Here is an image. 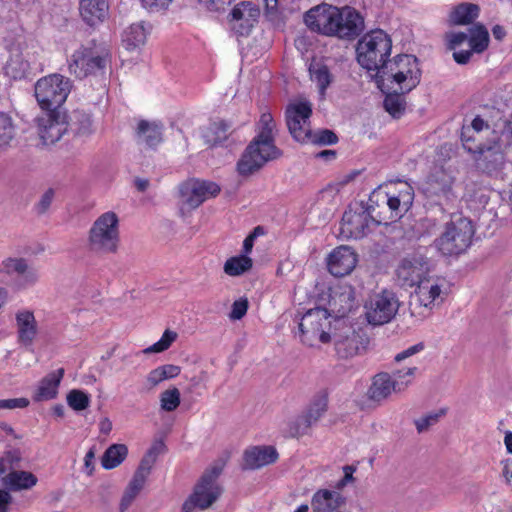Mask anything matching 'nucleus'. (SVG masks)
<instances>
[{
    "label": "nucleus",
    "mask_w": 512,
    "mask_h": 512,
    "mask_svg": "<svg viewBox=\"0 0 512 512\" xmlns=\"http://www.w3.org/2000/svg\"><path fill=\"white\" fill-rule=\"evenodd\" d=\"M260 131L248 145L237 163L242 176H249L261 169L265 163L280 156V150L274 145L273 129L275 123L270 113H263L259 120Z\"/></svg>",
    "instance_id": "f257e3e1"
},
{
    "label": "nucleus",
    "mask_w": 512,
    "mask_h": 512,
    "mask_svg": "<svg viewBox=\"0 0 512 512\" xmlns=\"http://www.w3.org/2000/svg\"><path fill=\"white\" fill-rule=\"evenodd\" d=\"M379 87L387 86L393 92L402 94L413 90L421 80L418 59L413 55L396 56L380 70L376 77Z\"/></svg>",
    "instance_id": "f03ea898"
},
{
    "label": "nucleus",
    "mask_w": 512,
    "mask_h": 512,
    "mask_svg": "<svg viewBox=\"0 0 512 512\" xmlns=\"http://www.w3.org/2000/svg\"><path fill=\"white\" fill-rule=\"evenodd\" d=\"M392 49L390 36L382 29L366 33L357 43V61L364 69L377 77L388 63Z\"/></svg>",
    "instance_id": "7ed1b4c3"
},
{
    "label": "nucleus",
    "mask_w": 512,
    "mask_h": 512,
    "mask_svg": "<svg viewBox=\"0 0 512 512\" xmlns=\"http://www.w3.org/2000/svg\"><path fill=\"white\" fill-rule=\"evenodd\" d=\"M473 235L472 222L460 214H455L445 224L443 232L435 239L434 244L442 255H459L470 246Z\"/></svg>",
    "instance_id": "20e7f679"
},
{
    "label": "nucleus",
    "mask_w": 512,
    "mask_h": 512,
    "mask_svg": "<svg viewBox=\"0 0 512 512\" xmlns=\"http://www.w3.org/2000/svg\"><path fill=\"white\" fill-rule=\"evenodd\" d=\"M118 216L108 211L92 224L87 238V248L97 255L115 253L119 244Z\"/></svg>",
    "instance_id": "39448f33"
},
{
    "label": "nucleus",
    "mask_w": 512,
    "mask_h": 512,
    "mask_svg": "<svg viewBox=\"0 0 512 512\" xmlns=\"http://www.w3.org/2000/svg\"><path fill=\"white\" fill-rule=\"evenodd\" d=\"M331 314L323 307L309 309L298 322V337L309 347L330 341Z\"/></svg>",
    "instance_id": "423d86ee"
},
{
    "label": "nucleus",
    "mask_w": 512,
    "mask_h": 512,
    "mask_svg": "<svg viewBox=\"0 0 512 512\" xmlns=\"http://www.w3.org/2000/svg\"><path fill=\"white\" fill-rule=\"evenodd\" d=\"M107 64V51L94 41L82 45L71 55L69 72L79 79L102 73Z\"/></svg>",
    "instance_id": "0eeeda50"
},
{
    "label": "nucleus",
    "mask_w": 512,
    "mask_h": 512,
    "mask_svg": "<svg viewBox=\"0 0 512 512\" xmlns=\"http://www.w3.org/2000/svg\"><path fill=\"white\" fill-rule=\"evenodd\" d=\"M72 88L69 78L50 74L35 84V97L42 110L61 109Z\"/></svg>",
    "instance_id": "6e6552de"
},
{
    "label": "nucleus",
    "mask_w": 512,
    "mask_h": 512,
    "mask_svg": "<svg viewBox=\"0 0 512 512\" xmlns=\"http://www.w3.org/2000/svg\"><path fill=\"white\" fill-rule=\"evenodd\" d=\"M466 131L462 132L463 147L470 153L475 154L477 167L482 171L492 174L500 170L504 164V154L501 144L493 140L489 143L475 144L474 136H466Z\"/></svg>",
    "instance_id": "1a4fd4ad"
},
{
    "label": "nucleus",
    "mask_w": 512,
    "mask_h": 512,
    "mask_svg": "<svg viewBox=\"0 0 512 512\" xmlns=\"http://www.w3.org/2000/svg\"><path fill=\"white\" fill-rule=\"evenodd\" d=\"M399 306V300L394 292L382 290L371 296L365 304L366 319L371 325H384L396 316Z\"/></svg>",
    "instance_id": "9d476101"
},
{
    "label": "nucleus",
    "mask_w": 512,
    "mask_h": 512,
    "mask_svg": "<svg viewBox=\"0 0 512 512\" xmlns=\"http://www.w3.org/2000/svg\"><path fill=\"white\" fill-rule=\"evenodd\" d=\"M220 186L209 180L189 179L179 186L181 210H193L209 198L216 197Z\"/></svg>",
    "instance_id": "9b49d317"
},
{
    "label": "nucleus",
    "mask_w": 512,
    "mask_h": 512,
    "mask_svg": "<svg viewBox=\"0 0 512 512\" xmlns=\"http://www.w3.org/2000/svg\"><path fill=\"white\" fill-rule=\"evenodd\" d=\"M430 271L428 258L421 253H412L400 260L395 274L400 286L413 288L425 280Z\"/></svg>",
    "instance_id": "f8f14e48"
},
{
    "label": "nucleus",
    "mask_w": 512,
    "mask_h": 512,
    "mask_svg": "<svg viewBox=\"0 0 512 512\" xmlns=\"http://www.w3.org/2000/svg\"><path fill=\"white\" fill-rule=\"evenodd\" d=\"M36 121L39 137L45 145L55 144L68 131L67 115L62 109L43 110Z\"/></svg>",
    "instance_id": "ddd939ff"
},
{
    "label": "nucleus",
    "mask_w": 512,
    "mask_h": 512,
    "mask_svg": "<svg viewBox=\"0 0 512 512\" xmlns=\"http://www.w3.org/2000/svg\"><path fill=\"white\" fill-rule=\"evenodd\" d=\"M371 224H374V221L366 204L355 203L350 205L343 214L341 233L348 238H362Z\"/></svg>",
    "instance_id": "4468645a"
},
{
    "label": "nucleus",
    "mask_w": 512,
    "mask_h": 512,
    "mask_svg": "<svg viewBox=\"0 0 512 512\" xmlns=\"http://www.w3.org/2000/svg\"><path fill=\"white\" fill-rule=\"evenodd\" d=\"M223 464H215L208 468L196 484L193 493L189 498H193L196 495V507L199 510H205L209 508L220 496L221 489L217 485L216 480L222 473Z\"/></svg>",
    "instance_id": "2eb2a0df"
},
{
    "label": "nucleus",
    "mask_w": 512,
    "mask_h": 512,
    "mask_svg": "<svg viewBox=\"0 0 512 512\" xmlns=\"http://www.w3.org/2000/svg\"><path fill=\"white\" fill-rule=\"evenodd\" d=\"M339 15V8L329 4H321L305 13L304 22L311 31L334 37Z\"/></svg>",
    "instance_id": "dca6fc26"
},
{
    "label": "nucleus",
    "mask_w": 512,
    "mask_h": 512,
    "mask_svg": "<svg viewBox=\"0 0 512 512\" xmlns=\"http://www.w3.org/2000/svg\"><path fill=\"white\" fill-rule=\"evenodd\" d=\"M312 106L309 102L291 103L285 111V118L291 136L298 142H305L310 135Z\"/></svg>",
    "instance_id": "f3484780"
},
{
    "label": "nucleus",
    "mask_w": 512,
    "mask_h": 512,
    "mask_svg": "<svg viewBox=\"0 0 512 512\" xmlns=\"http://www.w3.org/2000/svg\"><path fill=\"white\" fill-rule=\"evenodd\" d=\"M336 25L334 37L353 40L364 30V19L354 8L344 7L340 9Z\"/></svg>",
    "instance_id": "a211bd4d"
},
{
    "label": "nucleus",
    "mask_w": 512,
    "mask_h": 512,
    "mask_svg": "<svg viewBox=\"0 0 512 512\" xmlns=\"http://www.w3.org/2000/svg\"><path fill=\"white\" fill-rule=\"evenodd\" d=\"M357 261L355 251L349 246L342 245L333 249L328 255L327 268L332 275L343 277L354 270Z\"/></svg>",
    "instance_id": "6ab92c4d"
},
{
    "label": "nucleus",
    "mask_w": 512,
    "mask_h": 512,
    "mask_svg": "<svg viewBox=\"0 0 512 512\" xmlns=\"http://www.w3.org/2000/svg\"><path fill=\"white\" fill-rule=\"evenodd\" d=\"M35 64V57L26 49L15 46L10 50V58L5 66L7 76L17 80L26 78Z\"/></svg>",
    "instance_id": "aec40b11"
},
{
    "label": "nucleus",
    "mask_w": 512,
    "mask_h": 512,
    "mask_svg": "<svg viewBox=\"0 0 512 512\" xmlns=\"http://www.w3.org/2000/svg\"><path fill=\"white\" fill-rule=\"evenodd\" d=\"M15 326L18 344L25 348L32 347L39 333L34 313L28 309L18 310L15 314Z\"/></svg>",
    "instance_id": "412c9836"
},
{
    "label": "nucleus",
    "mask_w": 512,
    "mask_h": 512,
    "mask_svg": "<svg viewBox=\"0 0 512 512\" xmlns=\"http://www.w3.org/2000/svg\"><path fill=\"white\" fill-rule=\"evenodd\" d=\"M454 178L444 170L433 173L427 181L426 193L430 197H438L439 203L446 204L453 202L456 195L453 192Z\"/></svg>",
    "instance_id": "4be33fe9"
},
{
    "label": "nucleus",
    "mask_w": 512,
    "mask_h": 512,
    "mask_svg": "<svg viewBox=\"0 0 512 512\" xmlns=\"http://www.w3.org/2000/svg\"><path fill=\"white\" fill-rule=\"evenodd\" d=\"M386 198L393 222L400 219L412 206L414 200L413 188L407 183H401L400 187L386 191Z\"/></svg>",
    "instance_id": "5701e85b"
},
{
    "label": "nucleus",
    "mask_w": 512,
    "mask_h": 512,
    "mask_svg": "<svg viewBox=\"0 0 512 512\" xmlns=\"http://www.w3.org/2000/svg\"><path fill=\"white\" fill-rule=\"evenodd\" d=\"M362 344L360 336L349 326L342 328L334 334V347L336 354L341 359H349L359 353Z\"/></svg>",
    "instance_id": "b1692460"
},
{
    "label": "nucleus",
    "mask_w": 512,
    "mask_h": 512,
    "mask_svg": "<svg viewBox=\"0 0 512 512\" xmlns=\"http://www.w3.org/2000/svg\"><path fill=\"white\" fill-rule=\"evenodd\" d=\"M163 124L158 121L140 120L135 129V139L139 146L155 149L163 141Z\"/></svg>",
    "instance_id": "393cba45"
},
{
    "label": "nucleus",
    "mask_w": 512,
    "mask_h": 512,
    "mask_svg": "<svg viewBox=\"0 0 512 512\" xmlns=\"http://www.w3.org/2000/svg\"><path fill=\"white\" fill-rule=\"evenodd\" d=\"M402 382H393L391 374L381 372L373 377L371 386L368 389V397L374 402L386 400L392 393L403 391Z\"/></svg>",
    "instance_id": "a878e982"
},
{
    "label": "nucleus",
    "mask_w": 512,
    "mask_h": 512,
    "mask_svg": "<svg viewBox=\"0 0 512 512\" xmlns=\"http://www.w3.org/2000/svg\"><path fill=\"white\" fill-rule=\"evenodd\" d=\"M346 500L337 491L320 489L312 497L313 512H344Z\"/></svg>",
    "instance_id": "bb28decb"
},
{
    "label": "nucleus",
    "mask_w": 512,
    "mask_h": 512,
    "mask_svg": "<svg viewBox=\"0 0 512 512\" xmlns=\"http://www.w3.org/2000/svg\"><path fill=\"white\" fill-rule=\"evenodd\" d=\"M375 225H388L393 222V216L388 206L386 191L375 189L366 203Z\"/></svg>",
    "instance_id": "cd10ccee"
},
{
    "label": "nucleus",
    "mask_w": 512,
    "mask_h": 512,
    "mask_svg": "<svg viewBox=\"0 0 512 512\" xmlns=\"http://www.w3.org/2000/svg\"><path fill=\"white\" fill-rule=\"evenodd\" d=\"M356 304L355 290L351 285H342L333 290L329 305L336 317H344Z\"/></svg>",
    "instance_id": "c85d7f7f"
},
{
    "label": "nucleus",
    "mask_w": 512,
    "mask_h": 512,
    "mask_svg": "<svg viewBox=\"0 0 512 512\" xmlns=\"http://www.w3.org/2000/svg\"><path fill=\"white\" fill-rule=\"evenodd\" d=\"M413 288H415V291L412 295V301L418 306L432 308L440 298L441 287L430 276Z\"/></svg>",
    "instance_id": "c756f323"
},
{
    "label": "nucleus",
    "mask_w": 512,
    "mask_h": 512,
    "mask_svg": "<svg viewBox=\"0 0 512 512\" xmlns=\"http://www.w3.org/2000/svg\"><path fill=\"white\" fill-rule=\"evenodd\" d=\"M278 459V453L273 446H254L244 453V467L247 469H259L274 463Z\"/></svg>",
    "instance_id": "7c9ffc66"
},
{
    "label": "nucleus",
    "mask_w": 512,
    "mask_h": 512,
    "mask_svg": "<svg viewBox=\"0 0 512 512\" xmlns=\"http://www.w3.org/2000/svg\"><path fill=\"white\" fill-rule=\"evenodd\" d=\"M2 270L7 274H16L22 285H33L38 280L37 270L28 265L23 258H8L2 262Z\"/></svg>",
    "instance_id": "2f4dec72"
},
{
    "label": "nucleus",
    "mask_w": 512,
    "mask_h": 512,
    "mask_svg": "<svg viewBox=\"0 0 512 512\" xmlns=\"http://www.w3.org/2000/svg\"><path fill=\"white\" fill-rule=\"evenodd\" d=\"M108 0H80L79 11L82 19L90 26L96 25L107 17Z\"/></svg>",
    "instance_id": "473e14b6"
},
{
    "label": "nucleus",
    "mask_w": 512,
    "mask_h": 512,
    "mask_svg": "<svg viewBox=\"0 0 512 512\" xmlns=\"http://www.w3.org/2000/svg\"><path fill=\"white\" fill-rule=\"evenodd\" d=\"M64 375V369L59 368L46 375L34 392L33 400L36 402L54 399L58 393V387Z\"/></svg>",
    "instance_id": "72a5a7b5"
},
{
    "label": "nucleus",
    "mask_w": 512,
    "mask_h": 512,
    "mask_svg": "<svg viewBox=\"0 0 512 512\" xmlns=\"http://www.w3.org/2000/svg\"><path fill=\"white\" fill-rule=\"evenodd\" d=\"M232 19L240 21V33L248 34L260 16L259 8L251 2H241L231 11Z\"/></svg>",
    "instance_id": "f704fd0d"
},
{
    "label": "nucleus",
    "mask_w": 512,
    "mask_h": 512,
    "mask_svg": "<svg viewBox=\"0 0 512 512\" xmlns=\"http://www.w3.org/2000/svg\"><path fill=\"white\" fill-rule=\"evenodd\" d=\"M150 26L141 21L131 24L123 33L122 41L128 50H133L145 44Z\"/></svg>",
    "instance_id": "c9c22d12"
},
{
    "label": "nucleus",
    "mask_w": 512,
    "mask_h": 512,
    "mask_svg": "<svg viewBox=\"0 0 512 512\" xmlns=\"http://www.w3.org/2000/svg\"><path fill=\"white\" fill-rule=\"evenodd\" d=\"M38 482L37 477L28 471L14 470L3 477V484L12 491L28 490Z\"/></svg>",
    "instance_id": "e433bc0d"
},
{
    "label": "nucleus",
    "mask_w": 512,
    "mask_h": 512,
    "mask_svg": "<svg viewBox=\"0 0 512 512\" xmlns=\"http://www.w3.org/2000/svg\"><path fill=\"white\" fill-rule=\"evenodd\" d=\"M232 133V126L224 120H216L203 129L202 137L210 145H218L227 140Z\"/></svg>",
    "instance_id": "4c0bfd02"
},
{
    "label": "nucleus",
    "mask_w": 512,
    "mask_h": 512,
    "mask_svg": "<svg viewBox=\"0 0 512 512\" xmlns=\"http://www.w3.org/2000/svg\"><path fill=\"white\" fill-rule=\"evenodd\" d=\"M309 72L312 81L317 84L320 95L324 97L327 88L330 86L334 79L328 66L321 63L311 64L309 67Z\"/></svg>",
    "instance_id": "58836bf2"
},
{
    "label": "nucleus",
    "mask_w": 512,
    "mask_h": 512,
    "mask_svg": "<svg viewBox=\"0 0 512 512\" xmlns=\"http://www.w3.org/2000/svg\"><path fill=\"white\" fill-rule=\"evenodd\" d=\"M128 448L124 444H113L103 454L101 463L103 468L110 470L119 466L127 457Z\"/></svg>",
    "instance_id": "ea45409f"
},
{
    "label": "nucleus",
    "mask_w": 512,
    "mask_h": 512,
    "mask_svg": "<svg viewBox=\"0 0 512 512\" xmlns=\"http://www.w3.org/2000/svg\"><path fill=\"white\" fill-rule=\"evenodd\" d=\"M180 372L181 368L179 366L173 364H166L150 371L149 374L147 375L146 380L149 385V388H154L164 380L177 377L180 374Z\"/></svg>",
    "instance_id": "a19ab883"
},
{
    "label": "nucleus",
    "mask_w": 512,
    "mask_h": 512,
    "mask_svg": "<svg viewBox=\"0 0 512 512\" xmlns=\"http://www.w3.org/2000/svg\"><path fill=\"white\" fill-rule=\"evenodd\" d=\"M147 477L135 472L121 499L120 509L125 511L142 490Z\"/></svg>",
    "instance_id": "79ce46f5"
},
{
    "label": "nucleus",
    "mask_w": 512,
    "mask_h": 512,
    "mask_svg": "<svg viewBox=\"0 0 512 512\" xmlns=\"http://www.w3.org/2000/svg\"><path fill=\"white\" fill-rule=\"evenodd\" d=\"M165 445L162 441H156L152 444V446L148 449V451L143 456L137 470L135 472L140 473L141 475L148 477L150 471L155 464L158 456L164 451Z\"/></svg>",
    "instance_id": "37998d69"
},
{
    "label": "nucleus",
    "mask_w": 512,
    "mask_h": 512,
    "mask_svg": "<svg viewBox=\"0 0 512 512\" xmlns=\"http://www.w3.org/2000/svg\"><path fill=\"white\" fill-rule=\"evenodd\" d=\"M479 7L472 3L458 5L451 14V20L458 25L470 24L478 17Z\"/></svg>",
    "instance_id": "c03bdc74"
},
{
    "label": "nucleus",
    "mask_w": 512,
    "mask_h": 512,
    "mask_svg": "<svg viewBox=\"0 0 512 512\" xmlns=\"http://www.w3.org/2000/svg\"><path fill=\"white\" fill-rule=\"evenodd\" d=\"M469 45L473 52L482 53L489 44V33L485 26L476 24L470 28Z\"/></svg>",
    "instance_id": "a18cd8bd"
},
{
    "label": "nucleus",
    "mask_w": 512,
    "mask_h": 512,
    "mask_svg": "<svg viewBox=\"0 0 512 512\" xmlns=\"http://www.w3.org/2000/svg\"><path fill=\"white\" fill-rule=\"evenodd\" d=\"M252 267V259L247 255L229 258L224 264V272L229 276H239Z\"/></svg>",
    "instance_id": "49530a36"
},
{
    "label": "nucleus",
    "mask_w": 512,
    "mask_h": 512,
    "mask_svg": "<svg viewBox=\"0 0 512 512\" xmlns=\"http://www.w3.org/2000/svg\"><path fill=\"white\" fill-rule=\"evenodd\" d=\"M16 136V125L13 118L5 112H0V148L10 145Z\"/></svg>",
    "instance_id": "de8ad7c7"
},
{
    "label": "nucleus",
    "mask_w": 512,
    "mask_h": 512,
    "mask_svg": "<svg viewBox=\"0 0 512 512\" xmlns=\"http://www.w3.org/2000/svg\"><path fill=\"white\" fill-rule=\"evenodd\" d=\"M328 398L325 393H320L311 402L305 417L309 420L310 424L315 423L326 412Z\"/></svg>",
    "instance_id": "09e8293b"
},
{
    "label": "nucleus",
    "mask_w": 512,
    "mask_h": 512,
    "mask_svg": "<svg viewBox=\"0 0 512 512\" xmlns=\"http://www.w3.org/2000/svg\"><path fill=\"white\" fill-rule=\"evenodd\" d=\"M310 426L309 420L302 415L288 421L282 428V433L286 437L294 438L303 435Z\"/></svg>",
    "instance_id": "8fccbe9b"
},
{
    "label": "nucleus",
    "mask_w": 512,
    "mask_h": 512,
    "mask_svg": "<svg viewBox=\"0 0 512 512\" xmlns=\"http://www.w3.org/2000/svg\"><path fill=\"white\" fill-rule=\"evenodd\" d=\"M180 402V391L176 387L167 389L160 395V406L164 411L172 412L176 410L179 407Z\"/></svg>",
    "instance_id": "3c124183"
},
{
    "label": "nucleus",
    "mask_w": 512,
    "mask_h": 512,
    "mask_svg": "<svg viewBox=\"0 0 512 512\" xmlns=\"http://www.w3.org/2000/svg\"><path fill=\"white\" fill-rule=\"evenodd\" d=\"M305 142L320 146L333 145L338 142V137L332 130L329 129H321L315 132H313L311 129L309 138H307Z\"/></svg>",
    "instance_id": "603ef678"
},
{
    "label": "nucleus",
    "mask_w": 512,
    "mask_h": 512,
    "mask_svg": "<svg viewBox=\"0 0 512 512\" xmlns=\"http://www.w3.org/2000/svg\"><path fill=\"white\" fill-rule=\"evenodd\" d=\"M67 403L75 411H82L90 405V395L82 390L73 389L67 394Z\"/></svg>",
    "instance_id": "864d4df0"
},
{
    "label": "nucleus",
    "mask_w": 512,
    "mask_h": 512,
    "mask_svg": "<svg viewBox=\"0 0 512 512\" xmlns=\"http://www.w3.org/2000/svg\"><path fill=\"white\" fill-rule=\"evenodd\" d=\"M400 94V92L390 93L384 100L385 110L394 118H399L405 109L404 100Z\"/></svg>",
    "instance_id": "5fc2aeb1"
},
{
    "label": "nucleus",
    "mask_w": 512,
    "mask_h": 512,
    "mask_svg": "<svg viewBox=\"0 0 512 512\" xmlns=\"http://www.w3.org/2000/svg\"><path fill=\"white\" fill-rule=\"evenodd\" d=\"M73 125H75V131L79 135L87 136L93 132V124L91 116L87 113L75 111L73 114Z\"/></svg>",
    "instance_id": "6e6d98bb"
},
{
    "label": "nucleus",
    "mask_w": 512,
    "mask_h": 512,
    "mask_svg": "<svg viewBox=\"0 0 512 512\" xmlns=\"http://www.w3.org/2000/svg\"><path fill=\"white\" fill-rule=\"evenodd\" d=\"M176 338L177 333L167 329L156 343L146 348L143 352L146 354L163 352L171 346Z\"/></svg>",
    "instance_id": "4d7b16f0"
},
{
    "label": "nucleus",
    "mask_w": 512,
    "mask_h": 512,
    "mask_svg": "<svg viewBox=\"0 0 512 512\" xmlns=\"http://www.w3.org/2000/svg\"><path fill=\"white\" fill-rule=\"evenodd\" d=\"M444 410L439 412L429 413L414 421L418 433L426 432L430 427L435 425L441 416L444 415Z\"/></svg>",
    "instance_id": "13d9d810"
},
{
    "label": "nucleus",
    "mask_w": 512,
    "mask_h": 512,
    "mask_svg": "<svg viewBox=\"0 0 512 512\" xmlns=\"http://www.w3.org/2000/svg\"><path fill=\"white\" fill-rule=\"evenodd\" d=\"M417 371V367H410L403 370L394 371L392 376L393 382H402L404 384L403 391L407 389V387L411 384L412 378L414 377Z\"/></svg>",
    "instance_id": "bf43d9fd"
},
{
    "label": "nucleus",
    "mask_w": 512,
    "mask_h": 512,
    "mask_svg": "<svg viewBox=\"0 0 512 512\" xmlns=\"http://www.w3.org/2000/svg\"><path fill=\"white\" fill-rule=\"evenodd\" d=\"M248 310V301L246 299H240L232 304V309L229 314V318L232 320L242 319Z\"/></svg>",
    "instance_id": "052dcab7"
},
{
    "label": "nucleus",
    "mask_w": 512,
    "mask_h": 512,
    "mask_svg": "<svg viewBox=\"0 0 512 512\" xmlns=\"http://www.w3.org/2000/svg\"><path fill=\"white\" fill-rule=\"evenodd\" d=\"M199 4L212 12L224 11L232 0H198Z\"/></svg>",
    "instance_id": "680f3d73"
},
{
    "label": "nucleus",
    "mask_w": 512,
    "mask_h": 512,
    "mask_svg": "<svg viewBox=\"0 0 512 512\" xmlns=\"http://www.w3.org/2000/svg\"><path fill=\"white\" fill-rule=\"evenodd\" d=\"M172 0H141L143 8L149 12H160L166 10Z\"/></svg>",
    "instance_id": "e2e57ef3"
},
{
    "label": "nucleus",
    "mask_w": 512,
    "mask_h": 512,
    "mask_svg": "<svg viewBox=\"0 0 512 512\" xmlns=\"http://www.w3.org/2000/svg\"><path fill=\"white\" fill-rule=\"evenodd\" d=\"M54 199V190L48 189L44 192V194L41 196L39 202L36 205V211L38 214H44L48 211L50 208L52 202Z\"/></svg>",
    "instance_id": "0e129e2a"
},
{
    "label": "nucleus",
    "mask_w": 512,
    "mask_h": 512,
    "mask_svg": "<svg viewBox=\"0 0 512 512\" xmlns=\"http://www.w3.org/2000/svg\"><path fill=\"white\" fill-rule=\"evenodd\" d=\"M29 405L27 398L0 399V409L25 408Z\"/></svg>",
    "instance_id": "69168bd1"
},
{
    "label": "nucleus",
    "mask_w": 512,
    "mask_h": 512,
    "mask_svg": "<svg viewBox=\"0 0 512 512\" xmlns=\"http://www.w3.org/2000/svg\"><path fill=\"white\" fill-rule=\"evenodd\" d=\"M423 350H424V344L422 342L417 343L413 346L408 347L407 349L403 350L402 352L398 353L394 357V360H395V362L399 363V362L405 360L406 358H409Z\"/></svg>",
    "instance_id": "338daca9"
},
{
    "label": "nucleus",
    "mask_w": 512,
    "mask_h": 512,
    "mask_svg": "<svg viewBox=\"0 0 512 512\" xmlns=\"http://www.w3.org/2000/svg\"><path fill=\"white\" fill-rule=\"evenodd\" d=\"M448 45L450 49H455L467 39V34L464 32L450 33L447 35Z\"/></svg>",
    "instance_id": "774afa93"
}]
</instances>
